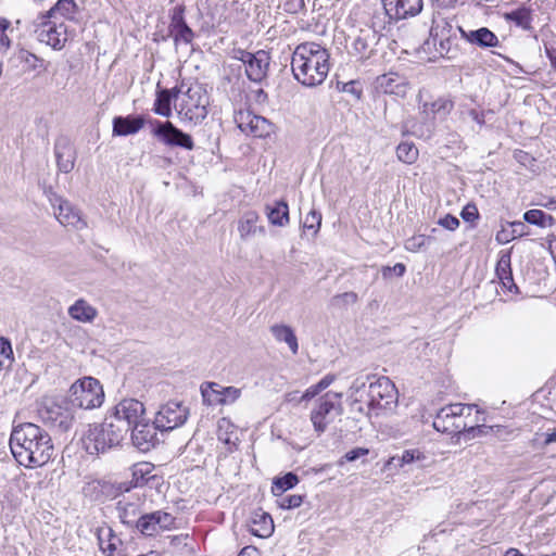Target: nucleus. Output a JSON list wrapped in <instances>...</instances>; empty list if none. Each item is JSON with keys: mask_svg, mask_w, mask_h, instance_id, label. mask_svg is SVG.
<instances>
[{"mask_svg": "<svg viewBox=\"0 0 556 556\" xmlns=\"http://www.w3.org/2000/svg\"><path fill=\"white\" fill-rule=\"evenodd\" d=\"M476 405L451 404L442 407L433 420V428L443 433L457 434L464 431L482 432L485 426H475L472 421H468Z\"/></svg>", "mask_w": 556, "mask_h": 556, "instance_id": "4", "label": "nucleus"}, {"mask_svg": "<svg viewBox=\"0 0 556 556\" xmlns=\"http://www.w3.org/2000/svg\"><path fill=\"white\" fill-rule=\"evenodd\" d=\"M250 531L255 536L268 538L274 532V521L270 515L267 513L255 514Z\"/></svg>", "mask_w": 556, "mask_h": 556, "instance_id": "34", "label": "nucleus"}, {"mask_svg": "<svg viewBox=\"0 0 556 556\" xmlns=\"http://www.w3.org/2000/svg\"><path fill=\"white\" fill-rule=\"evenodd\" d=\"M303 503V496L298 494L281 496L279 506L282 509H292L301 506Z\"/></svg>", "mask_w": 556, "mask_h": 556, "instance_id": "49", "label": "nucleus"}, {"mask_svg": "<svg viewBox=\"0 0 556 556\" xmlns=\"http://www.w3.org/2000/svg\"><path fill=\"white\" fill-rule=\"evenodd\" d=\"M266 216L274 226L285 227L289 224V206L283 200L276 201L265 207Z\"/></svg>", "mask_w": 556, "mask_h": 556, "instance_id": "31", "label": "nucleus"}, {"mask_svg": "<svg viewBox=\"0 0 556 556\" xmlns=\"http://www.w3.org/2000/svg\"><path fill=\"white\" fill-rule=\"evenodd\" d=\"M299 483V477L294 472H287L282 477L273 480L271 492L275 496H282L283 493Z\"/></svg>", "mask_w": 556, "mask_h": 556, "instance_id": "39", "label": "nucleus"}, {"mask_svg": "<svg viewBox=\"0 0 556 556\" xmlns=\"http://www.w3.org/2000/svg\"><path fill=\"white\" fill-rule=\"evenodd\" d=\"M457 29L464 39L480 48L497 47L500 43L497 36L486 27L466 31L458 26Z\"/></svg>", "mask_w": 556, "mask_h": 556, "instance_id": "24", "label": "nucleus"}, {"mask_svg": "<svg viewBox=\"0 0 556 556\" xmlns=\"http://www.w3.org/2000/svg\"><path fill=\"white\" fill-rule=\"evenodd\" d=\"M260 215L255 211H248L243 213L238 223V231L242 240L249 239L251 236L260 232L265 233L264 226H257Z\"/></svg>", "mask_w": 556, "mask_h": 556, "instance_id": "27", "label": "nucleus"}, {"mask_svg": "<svg viewBox=\"0 0 556 556\" xmlns=\"http://www.w3.org/2000/svg\"><path fill=\"white\" fill-rule=\"evenodd\" d=\"M222 405L233 403L241 394V391L235 387H223Z\"/></svg>", "mask_w": 556, "mask_h": 556, "instance_id": "51", "label": "nucleus"}, {"mask_svg": "<svg viewBox=\"0 0 556 556\" xmlns=\"http://www.w3.org/2000/svg\"><path fill=\"white\" fill-rule=\"evenodd\" d=\"M321 392V390L319 389V387L316 384L314 386H311L308 389H306V391L302 394L301 396V401H309L312 400L313 397H315L316 395H318L319 393Z\"/></svg>", "mask_w": 556, "mask_h": 556, "instance_id": "62", "label": "nucleus"}, {"mask_svg": "<svg viewBox=\"0 0 556 556\" xmlns=\"http://www.w3.org/2000/svg\"><path fill=\"white\" fill-rule=\"evenodd\" d=\"M526 225L523 222H511L509 223V229L508 228H502L496 233V241L501 244L508 243L516 238H520L526 235Z\"/></svg>", "mask_w": 556, "mask_h": 556, "instance_id": "38", "label": "nucleus"}, {"mask_svg": "<svg viewBox=\"0 0 556 556\" xmlns=\"http://www.w3.org/2000/svg\"><path fill=\"white\" fill-rule=\"evenodd\" d=\"M238 556H258V549L254 546H244Z\"/></svg>", "mask_w": 556, "mask_h": 556, "instance_id": "64", "label": "nucleus"}, {"mask_svg": "<svg viewBox=\"0 0 556 556\" xmlns=\"http://www.w3.org/2000/svg\"><path fill=\"white\" fill-rule=\"evenodd\" d=\"M80 10L75 0H58L56 3L45 14V18L61 22L78 20Z\"/></svg>", "mask_w": 556, "mask_h": 556, "instance_id": "23", "label": "nucleus"}, {"mask_svg": "<svg viewBox=\"0 0 556 556\" xmlns=\"http://www.w3.org/2000/svg\"><path fill=\"white\" fill-rule=\"evenodd\" d=\"M175 523V518L163 510H155L142 515L136 523V528L146 536H153L164 530H169Z\"/></svg>", "mask_w": 556, "mask_h": 556, "instance_id": "17", "label": "nucleus"}, {"mask_svg": "<svg viewBox=\"0 0 556 556\" xmlns=\"http://www.w3.org/2000/svg\"><path fill=\"white\" fill-rule=\"evenodd\" d=\"M10 448L16 462L26 468L42 467L54 454L49 432L33 422H24L13 428Z\"/></svg>", "mask_w": 556, "mask_h": 556, "instance_id": "1", "label": "nucleus"}, {"mask_svg": "<svg viewBox=\"0 0 556 556\" xmlns=\"http://www.w3.org/2000/svg\"><path fill=\"white\" fill-rule=\"evenodd\" d=\"M15 59L27 65V70L35 71L40 67L43 63V60L39 59L37 55L30 53L27 50L21 49L15 54Z\"/></svg>", "mask_w": 556, "mask_h": 556, "instance_id": "44", "label": "nucleus"}, {"mask_svg": "<svg viewBox=\"0 0 556 556\" xmlns=\"http://www.w3.org/2000/svg\"><path fill=\"white\" fill-rule=\"evenodd\" d=\"M341 396V393L328 392L319 399L317 406L311 413L315 431L325 432L328 425L342 414Z\"/></svg>", "mask_w": 556, "mask_h": 556, "instance_id": "10", "label": "nucleus"}, {"mask_svg": "<svg viewBox=\"0 0 556 556\" xmlns=\"http://www.w3.org/2000/svg\"><path fill=\"white\" fill-rule=\"evenodd\" d=\"M426 238L422 235L414 236L406 240L405 249L410 252L418 251L421 247L425 245Z\"/></svg>", "mask_w": 556, "mask_h": 556, "instance_id": "53", "label": "nucleus"}, {"mask_svg": "<svg viewBox=\"0 0 556 556\" xmlns=\"http://www.w3.org/2000/svg\"><path fill=\"white\" fill-rule=\"evenodd\" d=\"M328 50L316 42L296 46L291 58L294 78L306 87L321 85L330 70Z\"/></svg>", "mask_w": 556, "mask_h": 556, "instance_id": "2", "label": "nucleus"}, {"mask_svg": "<svg viewBox=\"0 0 556 556\" xmlns=\"http://www.w3.org/2000/svg\"><path fill=\"white\" fill-rule=\"evenodd\" d=\"M181 88L159 89L153 105V112L157 115L169 117L172 115V103H177Z\"/></svg>", "mask_w": 556, "mask_h": 556, "instance_id": "25", "label": "nucleus"}, {"mask_svg": "<svg viewBox=\"0 0 556 556\" xmlns=\"http://www.w3.org/2000/svg\"><path fill=\"white\" fill-rule=\"evenodd\" d=\"M368 452L369 451L367 448L356 447V448H353V450L349 451L345 454L344 458L348 462H354V460L358 459L359 457L367 455Z\"/></svg>", "mask_w": 556, "mask_h": 556, "instance_id": "57", "label": "nucleus"}, {"mask_svg": "<svg viewBox=\"0 0 556 556\" xmlns=\"http://www.w3.org/2000/svg\"><path fill=\"white\" fill-rule=\"evenodd\" d=\"M468 114L471 117V119L473 122H476L479 126H483L484 125L485 121H484V114L483 113H480V112H478L475 109H471L468 112Z\"/></svg>", "mask_w": 556, "mask_h": 556, "instance_id": "63", "label": "nucleus"}, {"mask_svg": "<svg viewBox=\"0 0 556 556\" xmlns=\"http://www.w3.org/2000/svg\"><path fill=\"white\" fill-rule=\"evenodd\" d=\"M378 88L384 93L404 96L406 84L397 74H384L377 78Z\"/></svg>", "mask_w": 556, "mask_h": 556, "instance_id": "29", "label": "nucleus"}, {"mask_svg": "<svg viewBox=\"0 0 556 556\" xmlns=\"http://www.w3.org/2000/svg\"><path fill=\"white\" fill-rule=\"evenodd\" d=\"M126 438L124 425H115L109 417L102 424L90 425L81 442L90 455H99L118 446Z\"/></svg>", "mask_w": 556, "mask_h": 556, "instance_id": "3", "label": "nucleus"}, {"mask_svg": "<svg viewBox=\"0 0 556 556\" xmlns=\"http://www.w3.org/2000/svg\"><path fill=\"white\" fill-rule=\"evenodd\" d=\"M439 225L448 230H455L459 226V220L457 217L447 214L439 220Z\"/></svg>", "mask_w": 556, "mask_h": 556, "instance_id": "55", "label": "nucleus"}, {"mask_svg": "<svg viewBox=\"0 0 556 556\" xmlns=\"http://www.w3.org/2000/svg\"><path fill=\"white\" fill-rule=\"evenodd\" d=\"M367 396V408L369 412H375L376 415L384 410H392L397 405V390L388 377H380L370 382Z\"/></svg>", "mask_w": 556, "mask_h": 556, "instance_id": "8", "label": "nucleus"}, {"mask_svg": "<svg viewBox=\"0 0 556 556\" xmlns=\"http://www.w3.org/2000/svg\"><path fill=\"white\" fill-rule=\"evenodd\" d=\"M419 458H420V453L418 451H404L402 456L392 457L391 463L397 462L401 466H403L404 464H410L415 459H419Z\"/></svg>", "mask_w": 556, "mask_h": 556, "instance_id": "52", "label": "nucleus"}, {"mask_svg": "<svg viewBox=\"0 0 556 556\" xmlns=\"http://www.w3.org/2000/svg\"><path fill=\"white\" fill-rule=\"evenodd\" d=\"M182 83L178 88H181L175 109L184 121H189L194 125L201 123L207 115V96L201 85H190L185 89Z\"/></svg>", "mask_w": 556, "mask_h": 556, "instance_id": "5", "label": "nucleus"}, {"mask_svg": "<svg viewBox=\"0 0 556 556\" xmlns=\"http://www.w3.org/2000/svg\"><path fill=\"white\" fill-rule=\"evenodd\" d=\"M389 23H399L420 14L422 0H381Z\"/></svg>", "mask_w": 556, "mask_h": 556, "instance_id": "14", "label": "nucleus"}, {"mask_svg": "<svg viewBox=\"0 0 556 556\" xmlns=\"http://www.w3.org/2000/svg\"><path fill=\"white\" fill-rule=\"evenodd\" d=\"M321 224V214L315 210H312L305 217L303 227L312 229L316 233Z\"/></svg>", "mask_w": 556, "mask_h": 556, "instance_id": "47", "label": "nucleus"}, {"mask_svg": "<svg viewBox=\"0 0 556 556\" xmlns=\"http://www.w3.org/2000/svg\"><path fill=\"white\" fill-rule=\"evenodd\" d=\"M67 313L73 319L80 323H91L98 315L97 308L84 299L75 301V303L68 307Z\"/></svg>", "mask_w": 556, "mask_h": 556, "instance_id": "30", "label": "nucleus"}, {"mask_svg": "<svg viewBox=\"0 0 556 556\" xmlns=\"http://www.w3.org/2000/svg\"><path fill=\"white\" fill-rule=\"evenodd\" d=\"M500 281L503 288L507 289L509 292H513L515 294L519 293V288L514 281L513 274L510 276H507V278H503Z\"/></svg>", "mask_w": 556, "mask_h": 556, "instance_id": "59", "label": "nucleus"}, {"mask_svg": "<svg viewBox=\"0 0 556 556\" xmlns=\"http://www.w3.org/2000/svg\"><path fill=\"white\" fill-rule=\"evenodd\" d=\"M460 216L465 222H473V220L478 219L479 212H478L477 206L475 204H467L463 208Z\"/></svg>", "mask_w": 556, "mask_h": 556, "instance_id": "54", "label": "nucleus"}, {"mask_svg": "<svg viewBox=\"0 0 556 556\" xmlns=\"http://www.w3.org/2000/svg\"><path fill=\"white\" fill-rule=\"evenodd\" d=\"M54 154L59 170L64 174L71 173L76 160V150L72 143L65 138L59 139L54 144Z\"/></svg>", "mask_w": 556, "mask_h": 556, "instance_id": "21", "label": "nucleus"}, {"mask_svg": "<svg viewBox=\"0 0 556 556\" xmlns=\"http://www.w3.org/2000/svg\"><path fill=\"white\" fill-rule=\"evenodd\" d=\"M98 542L100 549L106 556H114V552L117 549L118 544H122V540L117 538L111 528L98 531Z\"/></svg>", "mask_w": 556, "mask_h": 556, "instance_id": "36", "label": "nucleus"}, {"mask_svg": "<svg viewBox=\"0 0 556 556\" xmlns=\"http://www.w3.org/2000/svg\"><path fill=\"white\" fill-rule=\"evenodd\" d=\"M430 38L434 46H437V38H456V34L453 29L451 22L447 18L440 15V13H433L432 24L430 28Z\"/></svg>", "mask_w": 556, "mask_h": 556, "instance_id": "28", "label": "nucleus"}, {"mask_svg": "<svg viewBox=\"0 0 556 556\" xmlns=\"http://www.w3.org/2000/svg\"><path fill=\"white\" fill-rule=\"evenodd\" d=\"M13 361L14 356L11 342L4 337H0V370L9 369Z\"/></svg>", "mask_w": 556, "mask_h": 556, "instance_id": "42", "label": "nucleus"}, {"mask_svg": "<svg viewBox=\"0 0 556 556\" xmlns=\"http://www.w3.org/2000/svg\"><path fill=\"white\" fill-rule=\"evenodd\" d=\"M51 197L49 200L54 207V215L56 219L65 227H73L75 229H84L87 227L86 222L81 218L80 213L68 201L58 197L49 188Z\"/></svg>", "mask_w": 556, "mask_h": 556, "instance_id": "16", "label": "nucleus"}, {"mask_svg": "<svg viewBox=\"0 0 556 556\" xmlns=\"http://www.w3.org/2000/svg\"><path fill=\"white\" fill-rule=\"evenodd\" d=\"M378 42V35L372 29H361L354 38L352 50L359 58H369Z\"/></svg>", "mask_w": 556, "mask_h": 556, "instance_id": "26", "label": "nucleus"}, {"mask_svg": "<svg viewBox=\"0 0 556 556\" xmlns=\"http://www.w3.org/2000/svg\"><path fill=\"white\" fill-rule=\"evenodd\" d=\"M39 18L41 22L35 30L37 39L54 50H61L67 41V29L64 23L45 18V15Z\"/></svg>", "mask_w": 556, "mask_h": 556, "instance_id": "13", "label": "nucleus"}, {"mask_svg": "<svg viewBox=\"0 0 556 556\" xmlns=\"http://www.w3.org/2000/svg\"><path fill=\"white\" fill-rule=\"evenodd\" d=\"M337 88L345 93L352 94L355 99H361L363 93L362 84L358 80H350L346 83L338 81Z\"/></svg>", "mask_w": 556, "mask_h": 556, "instance_id": "46", "label": "nucleus"}, {"mask_svg": "<svg viewBox=\"0 0 556 556\" xmlns=\"http://www.w3.org/2000/svg\"><path fill=\"white\" fill-rule=\"evenodd\" d=\"M495 274L498 280L507 278V276L513 274L510 265V252H501L500 258L496 263Z\"/></svg>", "mask_w": 556, "mask_h": 556, "instance_id": "43", "label": "nucleus"}, {"mask_svg": "<svg viewBox=\"0 0 556 556\" xmlns=\"http://www.w3.org/2000/svg\"><path fill=\"white\" fill-rule=\"evenodd\" d=\"M38 417L43 425L58 432H67L74 422V415L67 403L43 399L38 407Z\"/></svg>", "mask_w": 556, "mask_h": 556, "instance_id": "7", "label": "nucleus"}, {"mask_svg": "<svg viewBox=\"0 0 556 556\" xmlns=\"http://www.w3.org/2000/svg\"><path fill=\"white\" fill-rule=\"evenodd\" d=\"M544 50L551 66L556 71V42H545Z\"/></svg>", "mask_w": 556, "mask_h": 556, "instance_id": "56", "label": "nucleus"}, {"mask_svg": "<svg viewBox=\"0 0 556 556\" xmlns=\"http://www.w3.org/2000/svg\"><path fill=\"white\" fill-rule=\"evenodd\" d=\"M104 401V391L100 381L92 377H84L70 388V402L83 409L100 407Z\"/></svg>", "mask_w": 556, "mask_h": 556, "instance_id": "6", "label": "nucleus"}, {"mask_svg": "<svg viewBox=\"0 0 556 556\" xmlns=\"http://www.w3.org/2000/svg\"><path fill=\"white\" fill-rule=\"evenodd\" d=\"M153 470L154 466L148 462H140L132 465L130 485L126 490L128 491L131 488H137L146 484L150 479L153 478Z\"/></svg>", "mask_w": 556, "mask_h": 556, "instance_id": "33", "label": "nucleus"}, {"mask_svg": "<svg viewBox=\"0 0 556 556\" xmlns=\"http://www.w3.org/2000/svg\"><path fill=\"white\" fill-rule=\"evenodd\" d=\"M397 159L406 164H413L418 157V149L412 142H402L396 148Z\"/></svg>", "mask_w": 556, "mask_h": 556, "instance_id": "41", "label": "nucleus"}, {"mask_svg": "<svg viewBox=\"0 0 556 556\" xmlns=\"http://www.w3.org/2000/svg\"><path fill=\"white\" fill-rule=\"evenodd\" d=\"M406 271V266L403 263H396L394 266H384L381 269L382 277L390 279L393 275L402 277Z\"/></svg>", "mask_w": 556, "mask_h": 556, "instance_id": "50", "label": "nucleus"}, {"mask_svg": "<svg viewBox=\"0 0 556 556\" xmlns=\"http://www.w3.org/2000/svg\"><path fill=\"white\" fill-rule=\"evenodd\" d=\"M523 220L541 228H549L555 225V218L542 210L533 208L525 212Z\"/></svg>", "mask_w": 556, "mask_h": 556, "instance_id": "37", "label": "nucleus"}, {"mask_svg": "<svg viewBox=\"0 0 556 556\" xmlns=\"http://www.w3.org/2000/svg\"><path fill=\"white\" fill-rule=\"evenodd\" d=\"M156 430H159V427L154 422L150 425L144 420L135 426L130 429L134 446L140 452H149L159 442Z\"/></svg>", "mask_w": 556, "mask_h": 556, "instance_id": "19", "label": "nucleus"}, {"mask_svg": "<svg viewBox=\"0 0 556 556\" xmlns=\"http://www.w3.org/2000/svg\"><path fill=\"white\" fill-rule=\"evenodd\" d=\"M305 2L304 0H288L286 3V10L291 13H296L299 11L304 10Z\"/></svg>", "mask_w": 556, "mask_h": 556, "instance_id": "58", "label": "nucleus"}, {"mask_svg": "<svg viewBox=\"0 0 556 556\" xmlns=\"http://www.w3.org/2000/svg\"><path fill=\"white\" fill-rule=\"evenodd\" d=\"M270 331L279 342H286L293 354L299 351V343L293 329L287 325H274Z\"/></svg>", "mask_w": 556, "mask_h": 556, "instance_id": "35", "label": "nucleus"}, {"mask_svg": "<svg viewBox=\"0 0 556 556\" xmlns=\"http://www.w3.org/2000/svg\"><path fill=\"white\" fill-rule=\"evenodd\" d=\"M148 123L143 115L115 116L112 122L113 136L126 137L137 134Z\"/></svg>", "mask_w": 556, "mask_h": 556, "instance_id": "20", "label": "nucleus"}, {"mask_svg": "<svg viewBox=\"0 0 556 556\" xmlns=\"http://www.w3.org/2000/svg\"><path fill=\"white\" fill-rule=\"evenodd\" d=\"M223 387L216 382H204L201 384V394L203 403L206 405H222Z\"/></svg>", "mask_w": 556, "mask_h": 556, "instance_id": "40", "label": "nucleus"}, {"mask_svg": "<svg viewBox=\"0 0 556 556\" xmlns=\"http://www.w3.org/2000/svg\"><path fill=\"white\" fill-rule=\"evenodd\" d=\"M253 54L252 52H249V51H245V50H242V49H239V50H236L235 51V59L241 61L245 66L248 65V63L251 61V59L253 58Z\"/></svg>", "mask_w": 556, "mask_h": 556, "instance_id": "60", "label": "nucleus"}, {"mask_svg": "<svg viewBox=\"0 0 556 556\" xmlns=\"http://www.w3.org/2000/svg\"><path fill=\"white\" fill-rule=\"evenodd\" d=\"M452 41L453 38H446L445 40H442V38H437V45H439V47L434 46L437 52L441 56H446L448 59L454 58L455 50L452 49Z\"/></svg>", "mask_w": 556, "mask_h": 556, "instance_id": "48", "label": "nucleus"}, {"mask_svg": "<svg viewBox=\"0 0 556 556\" xmlns=\"http://www.w3.org/2000/svg\"><path fill=\"white\" fill-rule=\"evenodd\" d=\"M236 122L242 132L256 138H266L273 132V124L268 119L251 112H240Z\"/></svg>", "mask_w": 556, "mask_h": 556, "instance_id": "18", "label": "nucleus"}, {"mask_svg": "<svg viewBox=\"0 0 556 556\" xmlns=\"http://www.w3.org/2000/svg\"><path fill=\"white\" fill-rule=\"evenodd\" d=\"M185 5L178 4L170 10V22L168 25V35L164 37H170L174 45H190L192 43L195 34L185 20Z\"/></svg>", "mask_w": 556, "mask_h": 556, "instance_id": "15", "label": "nucleus"}, {"mask_svg": "<svg viewBox=\"0 0 556 556\" xmlns=\"http://www.w3.org/2000/svg\"><path fill=\"white\" fill-rule=\"evenodd\" d=\"M146 408L136 399H124L114 408L113 414L108 416L115 425H124L125 435L135 426L144 420Z\"/></svg>", "mask_w": 556, "mask_h": 556, "instance_id": "11", "label": "nucleus"}, {"mask_svg": "<svg viewBox=\"0 0 556 556\" xmlns=\"http://www.w3.org/2000/svg\"><path fill=\"white\" fill-rule=\"evenodd\" d=\"M189 415V409L181 402L169 401L162 405L154 418V425L161 431H169L182 426Z\"/></svg>", "mask_w": 556, "mask_h": 556, "instance_id": "12", "label": "nucleus"}, {"mask_svg": "<svg viewBox=\"0 0 556 556\" xmlns=\"http://www.w3.org/2000/svg\"><path fill=\"white\" fill-rule=\"evenodd\" d=\"M253 54L252 52H249V51H245V50H242V49H239V50H236L235 51V59L241 61L245 66L248 65V63L251 61V59L253 58Z\"/></svg>", "mask_w": 556, "mask_h": 556, "instance_id": "61", "label": "nucleus"}, {"mask_svg": "<svg viewBox=\"0 0 556 556\" xmlns=\"http://www.w3.org/2000/svg\"><path fill=\"white\" fill-rule=\"evenodd\" d=\"M148 124L151 126V134L160 142L167 147H178L185 150H193L194 142L192 137L176 127L169 121L148 119Z\"/></svg>", "mask_w": 556, "mask_h": 556, "instance_id": "9", "label": "nucleus"}, {"mask_svg": "<svg viewBox=\"0 0 556 556\" xmlns=\"http://www.w3.org/2000/svg\"><path fill=\"white\" fill-rule=\"evenodd\" d=\"M270 64L269 53L265 50H258L245 67V74L251 81L261 83L266 78Z\"/></svg>", "mask_w": 556, "mask_h": 556, "instance_id": "22", "label": "nucleus"}, {"mask_svg": "<svg viewBox=\"0 0 556 556\" xmlns=\"http://www.w3.org/2000/svg\"><path fill=\"white\" fill-rule=\"evenodd\" d=\"M454 102L448 97H440L433 102H425L422 104V112L433 117L439 116L445 118L453 110Z\"/></svg>", "mask_w": 556, "mask_h": 556, "instance_id": "32", "label": "nucleus"}, {"mask_svg": "<svg viewBox=\"0 0 556 556\" xmlns=\"http://www.w3.org/2000/svg\"><path fill=\"white\" fill-rule=\"evenodd\" d=\"M507 20L516 23V25L521 26L523 28H528L530 25L531 16L528 9L520 8L509 12L506 15Z\"/></svg>", "mask_w": 556, "mask_h": 556, "instance_id": "45", "label": "nucleus"}]
</instances>
